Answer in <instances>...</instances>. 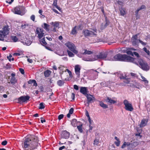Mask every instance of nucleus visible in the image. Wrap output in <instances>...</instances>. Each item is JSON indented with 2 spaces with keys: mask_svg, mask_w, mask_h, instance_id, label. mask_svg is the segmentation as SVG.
<instances>
[{
  "mask_svg": "<svg viewBox=\"0 0 150 150\" xmlns=\"http://www.w3.org/2000/svg\"><path fill=\"white\" fill-rule=\"evenodd\" d=\"M73 111H74V109H73V108H71L70 109L69 113L72 114L73 113Z\"/></svg>",
  "mask_w": 150,
  "mask_h": 150,
  "instance_id": "obj_58",
  "label": "nucleus"
},
{
  "mask_svg": "<svg viewBox=\"0 0 150 150\" xmlns=\"http://www.w3.org/2000/svg\"><path fill=\"white\" fill-rule=\"evenodd\" d=\"M84 50V52L83 53V54H90L93 53V52L91 51H90L85 49Z\"/></svg>",
  "mask_w": 150,
  "mask_h": 150,
  "instance_id": "obj_29",
  "label": "nucleus"
},
{
  "mask_svg": "<svg viewBox=\"0 0 150 150\" xmlns=\"http://www.w3.org/2000/svg\"><path fill=\"white\" fill-rule=\"evenodd\" d=\"M134 60L132 62L138 65L143 70L147 71L149 69L150 67L148 64L142 59L134 58Z\"/></svg>",
  "mask_w": 150,
  "mask_h": 150,
  "instance_id": "obj_3",
  "label": "nucleus"
},
{
  "mask_svg": "<svg viewBox=\"0 0 150 150\" xmlns=\"http://www.w3.org/2000/svg\"><path fill=\"white\" fill-rule=\"evenodd\" d=\"M51 73V71L50 70H47L44 72V74L45 77H49Z\"/></svg>",
  "mask_w": 150,
  "mask_h": 150,
  "instance_id": "obj_25",
  "label": "nucleus"
},
{
  "mask_svg": "<svg viewBox=\"0 0 150 150\" xmlns=\"http://www.w3.org/2000/svg\"><path fill=\"white\" fill-rule=\"evenodd\" d=\"M30 97L28 96H21L18 98V103H22L23 102H27L29 100Z\"/></svg>",
  "mask_w": 150,
  "mask_h": 150,
  "instance_id": "obj_11",
  "label": "nucleus"
},
{
  "mask_svg": "<svg viewBox=\"0 0 150 150\" xmlns=\"http://www.w3.org/2000/svg\"><path fill=\"white\" fill-rule=\"evenodd\" d=\"M65 72L67 71L69 74V76L70 78H72L73 77V74L68 69H67L65 71Z\"/></svg>",
  "mask_w": 150,
  "mask_h": 150,
  "instance_id": "obj_41",
  "label": "nucleus"
},
{
  "mask_svg": "<svg viewBox=\"0 0 150 150\" xmlns=\"http://www.w3.org/2000/svg\"><path fill=\"white\" fill-rule=\"evenodd\" d=\"M57 83L59 86H61L64 84V82L63 80H59L57 81Z\"/></svg>",
  "mask_w": 150,
  "mask_h": 150,
  "instance_id": "obj_33",
  "label": "nucleus"
},
{
  "mask_svg": "<svg viewBox=\"0 0 150 150\" xmlns=\"http://www.w3.org/2000/svg\"><path fill=\"white\" fill-rule=\"evenodd\" d=\"M80 91L82 94L85 96L87 94V88L85 87H81L80 90Z\"/></svg>",
  "mask_w": 150,
  "mask_h": 150,
  "instance_id": "obj_15",
  "label": "nucleus"
},
{
  "mask_svg": "<svg viewBox=\"0 0 150 150\" xmlns=\"http://www.w3.org/2000/svg\"><path fill=\"white\" fill-rule=\"evenodd\" d=\"M131 144L129 142H124L123 143V145L122 146L121 148L123 149L126 146H129Z\"/></svg>",
  "mask_w": 150,
  "mask_h": 150,
  "instance_id": "obj_36",
  "label": "nucleus"
},
{
  "mask_svg": "<svg viewBox=\"0 0 150 150\" xmlns=\"http://www.w3.org/2000/svg\"><path fill=\"white\" fill-rule=\"evenodd\" d=\"M120 140L117 141L115 142V145L117 146H119L120 144Z\"/></svg>",
  "mask_w": 150,
  "mask_h": 150,
  "instance_id": "obj_50",
  "label": "nucleus"
},
{
  "mask_svg": "<svg viewBox=\"0 0 150 150\" xmlns=\"http://www.w3.org/2000/svg\"><path fill=\"white\" fill-rule=\"evenodd\" d=\"M11 75L12 77L11 79L10 82L12 84H15L17 82V80L16 79V78L15 77V74L14 73H12L11 74Z\"/></svg>",
  "mask_w": 150,
  "mask_h": 150,
  "instance_id": "obj_14",
  "label": "nucleus"
},
{
  "mask_svg": "<svg viewBox=\"0 0 150 150\" xmlns=\"http://www.w3.org/2000/svg\"><path fill=\"white\" fill-rule=\"evenodd\" d=\"M65 45L69 49L75 54L78 53V51L76 47L73 43L68 42L65 44Z\"/></svg>",
  "mask_w": 150,
  "mask_h": 150,
  "instance_id": "obj_7",
  "label": "nucleus"
},
{
  "mask_svg": "<svg viewBox=\"0 0 150 150\" xmlns=\"http://www.w3.org/2000/svg\"><path fill=\"white\" fill-rule=\"evenodd\" d=\"M41 44L44 46H45L46 48L47 49V47L46 46V45L47 44V43L45 42V38H44L42 39H41L40 41Z\"/></svg>",
  "mask_w": 150,
  "mask_h": 150,
  "instance_id": "obj_27",
  "label": "nucleus"
},
{
  "mask_svg": "<svg viewBox=\"0 0 150 150\" xmlns=\"http://www.w3.org/2000/svg\"><path fill=\"white\" fill-rule=\"evenodd\" d=\"M35 16L34 15H32L30 17V19L33 21H34L35 20Z\"/></svg>",
  "mask_w": 150,
  "mask_h": 150,
  "instance_id": "obj_54",
  "label": "nucleus"
},
{
  "mask_svg": "<svg viewBox=\"0 0 150 150\" xmlns=\"http://www.w3.org/2000/svg\"><path fill=\"white\" fill-rule=\"evenodd\" d=\"M148 121V120H146L145 119H143L141 121L140 126L141 127H143L145 126L146 125Z\"/></svg>",
  "mask_w": 150,
  "mask_h": 150,
  "instance_id": "obj_21",
  "label": "nucleus"
},
{
  "mask_svg": "<svg viewBox=\"0 0 150 150\" xmlns=\"http://www.w3.org/2000/svg\"><path fill=\"white\" fill-rule=\"evenodd\" d=\"M44 31L43 29L40 28H37L35 31V34L37 37L40 39L44 36Z\"/></svg>",
  "mask_w": 150,
  "mask_h": 150,
  "instance_id": "obj_8",
  "label": "nucleus"
},
{
  "mask_svg": "<svg viewBox=\"0 0 150 150\" xmlns=\"http://www.w3.org/2000/svg\"><path fill=\"white\" fill-rule=\"evenodd\" d=\"M7 144V141H4L1 142V144L3 146L6 145Z\"/></svg>",
  "mask_w": 150,
  "mask_h": 150,
  "instance_id": "obj_57",
  "label": "nucleus"
},
{
  "mask_svg": "<svg viewBox=\"0 0 150 150\" xmlns=\"http://www.w3.org/2000/svg\"><path fill=\"white\" fill-rule=\"evenodd\" d=\"M98 76V74H96V75L95 76L93 77V78H92L91 79L92 80H94L95 79H96Z\"/></svg>",
  "mask_w": 150,
  "mask_h": 150,
  "instance_id": "obj_61",
  "label": "nucleus"
},
{
  "mask_svg": "<svg viewBox=\"0 0 150 150\" xmlns=\"http://www.w3.org/2000/svg\"><path fill=\"white\" fill-rule=\"evenodd\" d=\"M44 26L43 27L44 29L46 30L47 31H49V27L50 25L47 23H44Z\"/></svg>",
  "mask_w": 150,
  "mask_h": 150,
  "instance_id": "obj_31",
  "label": "nucleus"
},
{
  "mask_svg": "<svg viewBox=\"0 0 150 150\" xmlns=\"http://www.w3.org/2000/svg\"><path fill=\"white\" fill-rule=\"evenodd\" d=\"M9 28H8V26L6 25L3 28L2 32L6 36L9 33Z\"/></svg>",
  "mask_w": 150,
  "mask_h": 150,
  "instance_id": "obj_13",
  "label": "nucleus"
},
{
  "mask_svg": "<svg viewBox=\"0 0 150 150\" xmlns=\"http://www.w3.org/2000/svg\"><path fill=\"white\" fill-rule=\"evenodd\" d=\"M38 139L37 137L28 135L25 138L22 143V147L24 150H33L38 146Z\"/></svg>",
  "mask_w": 150,
  "mask_h": 150,
  "instance_id": "obj_1",
  "label": "nucleus"
},
{
  "mask_svg": "<svg viewBox=\"0 0 150 150\" xmlns=\"http://www.w3.org/2000/svg\"><path fill=\"white\" fill-rule=\"evenodd\" d=\"M70 136V133L66 130L63 131L61 134L62 137L64 139H68Z\"/></svg>",
  "mask_w": 150,
  "mask_h": 150,
  "instance_id": "obj_12",
  "label": "nucleus"
},
{
  "mask_svg": "<svg viewBox=\"0 0 150 150\" xmlns=\"http://www.w3.org/2000/svg\"><path fill=\"white\" fill-rule=\"evenodd\" d=\"M19 70L20 71V72L22 74H24V73H25L24 71V70L23 69L20 68L19 69Z\"/></svg>",
  "mask_w": 150,
  "mask_h": 150,
  "instance_id": "obj_51",
  "label": "nucleus"
},
{
  "mask_svg": "<svg viewBox=\"0 0 150 150\" xmlns=\"http://www.w3.org/2000/svg\"><path fill=\"white\" fill-rule=\"evenodd\" d=\"M34 80H30L29 81H28V84H32L33 83V81Z\"/></svg>",
  "mask_w": 150,
  "mask_h": 150,
  "instance_id": "obj_60",
  "label": "nucleus"
},
{
  "mask_svg": "<svg viewBox=\"0 0 150 150\" xmlns=\"http://www.w3.org/2000/svg\"><path fill=\"white\" fill-rule=\"evenodd\" d=\"M10 38L13 42H16L19 41V39L16 36L11 35Z\"/></svg>",
  "mask_w": 150,
  "mask_h": 150,
  "instance_id": "obj_24",
  "label": "nucleus"
},
{
  "mask_svg": "<svg viewBox=\"0 0 150 150\" xmlns=\"http://www.w3.org/2000/svg\"><path fill=\"white\" fill-rule=\"evenodd\" d=\"M130 74L131 76L133 77L137 78L138 76L136 74H135V73L131 72L130 73Z\"/></svg>",
  "mask_w": 150,
  "mask_h": 150,
  "instance_id": "obj_47",
  "label": "nucleus"
},
{
  "mask_svg": "<svg viewBox=\"0 0 150 150\" xmlns=\"http://www.w3.org/2000/svg\"><path fill=\"white\" fill-rule=\"evenodd\" d=\"M88 120L89 123V125H92L93 123V121L91 120L90 118H88Z\"/></svg>",
  "mask_w": 150,
  "mask_h": 150,
  "instance_id": "obj_53",
  "label": "nucleus"
},
{
  "mask_svg": "<svg viewBox=\"0 0 150 150\" xmlns=\"http://www.w3.org/2000/svg\"><path fill=\"white\" fill-rule=\"evenodd\" d=\"M23 54V52L21 51H19V53L16 52L13 54V55L14 56H20Z\"/></svg>",
  "mask_w": 150,
  "mask_h": 150,
  "instance_id": "obj_40",
  "label": "nucleus"
},
{
  "mask_svg": "<svg viewBox=\"0 0 150 150\" xmlns=\"http://www.w3.org/2000/svg\"><path fill=\"white\" fill-rule=\"evenodd\" d=\"M76 26H75L72 29L71 33L72 35H75L77 33V31L76 30Z\"/></svg>",
  "mask_w": 150,
  "mask_h": 150,
  "instance_id": "obj_42",
  "label": "nucleus"
},
{
  "mask_svg": "<svg viewBox=\"0 0 150 150\" xmlns=\"http://www.w3.org/2000/svg\"><path fill=\"white\" fill-rule=\"evenodd\" d=\"M141 77L143 81H144L145 82L146 81L147 82V81L146 80V79L143 76H142V75L141 76Z\"/></svg>",
  "mask_w": 150,
  "mask_h": 150,
  "instance_id": "obj_62",
  "label": "nucleus"
},
{
  "mask_svg": "<svg viewBox=\"0 0 150 150\" xmlns=\"http://www.w3.org/2000/svg\"><path fill=\"white\" fill-rule=\"evenodd\" d=\"M139 42L140 43H141V44L142 45H146V44H147V43L146 42H144L143 41H142V40H140L139 39Z\"/></svg>",
  "mask_w": 150,
  "mask_h": 150,
  "instance_id": "obj_49",
  "label": "nucleus"
},
{
  "mask_svg": "<svg viewBox=\"0 0 150 150\" xmlns=\"http://www.w3.org/2000/svg\"><path fill=\"white\" fill-rule=\"evenodd\" d=\"M28 25L27 24H25L24 25H22L21 26V28L23 29H25L26 28V26H28Z\"/></svg>",
  "mask_w": 150,
  "mask_h": 150,
  "instance_id": "obj_56",
  "label": "nucleus"
},
{
  "mask_svg": "<svg viewBox=\"0 0 150 150\" xmlns=\"http://www.w3.org/2000/svg\"><path fill=\"white\" fill-rule=\"evenodd\" d=\"M100 105L102 107L104 108L105 109L108 108V106L104 104L102 102H100Z\"/></svg>",
  "mask_w": 150,
  "mask_h": 150,
  "instance_id": "obj_39",
  "label": "nucleus"
},
{
  "mask_svg": "<svg viewBox=\"0 0 150 150\" xmlns=\"http://www.w3.org/2000/svg\"><path fill=\"white\" fill-rule=\"evenodd\" d=\"M130 81V79L127 78V79H125L124 81V83L123 84H122V86H125L126 85L128 84Z\"/></svg>",
  "mask_w": 150,
  "mask_h": 150,
  "instance_id": "obj_30",
  "label": "nucleus"
},
{
  "mask_svg": "<svg viewBox=\"0 0 150 150\" xmlns=\"http://www.w3.org/2000/svg\"><path fill=\"white\" fill-rule=\"evenodd\" d=\"M33 85L35 86H37V83L36 81L35 80H34L33 83Z\"/></svg>",
  "mask_w": 150,
  "mask_h": 150,
  "instance_id": "obj_63",
  "label": "nucleus"
},
{
  "mask_svg": "<svg viewBox=\"0 0 150 150\" xmlns=\"http://www.w3.org/2000/svg\"><path fill=\"white\" fill-rule=\"evenodd\" d=\"M57 0H54L53 1V5L58 9L59 10H60V8L57 5Z\"/></svg>",
  "mask_w": 150,
  "mask_h": 150,
  "instance_id": "obj_37",
  "label": "nucleus"
},
{
  "mask_svg": "<svg viewBox=\"0 0 150 150\" xmlns=\"http://www.w3.org/2000/svg\"><path fill=\"white\" fill-rule=\"evenodd\" d=\"M13 11L15 14L23 16L25 13V8L22 6H18L14 8Z\"/></svg>",
  "mask_w": 150,
  "mask_h": 150,
  "instance_id": "obj_6",
  "label": "nucleus"
},
{
  "mask_svg": "<svg viewBox=\"0 0 150 150\" xmlns=\"http://www.w3.org/2000/svg\"><path fill=\"white\" fill-rule=\"evenodd\" d=\"M128 48H122L120 50V52L122 53H127Z\"/></svg>",
  "mask_w": 150,
  "mask_h": 150,
  "instance_id": "obj_44",
  "label": "nucleus"
},
{
  "mask_svg": "<svg viewBox=\"0 0 150 150\" xmlns=\"http://www.w3.org/2000/svg\"><path fill=\"white\" fill-rule=\"evenodd\" d=\"M146 8V6L144 5H142L139 8H138L137 10L135 11V15L136 16V17L137 18V19H138L139 18L138 17V13L139 11L140 10L143 9H145Z\"/></svg>",
  "mask_w": 150,
  "mask_h": 150,
  "instance_id": "obj_16",
  "label": "nucleus"
},
{
  "mask_svg": "<svg viewBox=\"0 0 150 150\" xmlns=\"http://www.w3.org/2000/svg\"><path fill=\"white\" fill-rule=\"evenodd\" d=\"M143 50L148 55H150V51L149 50H148L146 47H144L143 49Z\"/></svg>",
  "mask_w": 150,
  "mask_h": 150,
  "instance_id": "obj_45",
  "label": "nucleus"
},
{
  "mask_svg": "<svg viewBox=\"0 0 150 150\" xmlns=\"http://www.w3.org/2000/svg\"><path fill=\"white\" fill-rule=\"evenodd\" d=\"M133 54V55L134 54L135 56H136L137 57H139V54L138 53L136 52H134Z\"/></svg>",
  "mask_w": 150,
  "mask_h": 150,
  "instance_id": "obj_55",
  "label": "nucleus"
},
{
  "mask_svg": "<svg viewBox=\"0 0 150 150\" xmlns=\"http://www.w3.org/2000/svg\"><path fill=\"white\" fill-rule=\"evenodd\" d=\"M45 108V104L44 103H40L39 106V109H42Z\"/></svg>",
  "mask_w": 150,
  "mask_h": 150,
  "instance_id": "obj_43",
  "label": "nucleus"
},
{
  "mask_svg": "<svg viewBox=\"0 0 150 150\" xmlns=\"http://www.w3.org/2000/svg\"><path fill=\"white\" fill-rule=\"evenodd\" d=\"M59 22H52L50 23V24L54 27L57 28L59 26Z\"/></svg>",
  "mask_w": 150,
  "mask_h": 150,
  "instance_id": "obj_26",
  "label": "nucleus"
},
{
  "mask_svg": "<svg viewBox=\"0 0 150 150\" xmlns=\"http://www.w3.org/2000/svg\"><path fill=\"white\" fill-rule=\"evenodd\" d=\"M137 142H134L131 144L130 145L132 146V147H136L137 145Z\"/></svg>",
  "mask_w": 150,
  "mask_h": 150,
  "instance_id": "obj_48",
  "label": "nucleus"
},
{
  "mask_svg": "<svg viewBox=\"0 0 150 150\" xmlns=\"http://www.w3.org/2000/svg\"><path fill=\"white\" fill-rule=\"evenodd\" d=\"M136 50L133 48H128L127 53V54L133 56V51L135 50Z\"/></svg>",
  "mask_w": 150,
  "mask_h": 150,
  "instance_id": "obj_20",
  "label": "nucleus"
},
{
  "mask_svg": "<svg viewBox=\"0 0 150 150\" xmlns=\"http://www.w3.org/2000/svg\"><path fill=\"white\" fill-rule=\"evenodd\" d=\"M64 117V115L63 114H61L59 115L58 117V119L59 120H60L62 119Z\"/></svg>",
  "mask_w": 150,
  "mask_h": 150,
  "instance_id": "obj_52",
  "label": "nucleus"
},
{
  "mask_svg": "<svg viewBox=\"0 0 150 150\" xmlns=\"http://www.w3.org/2000/svg\"><path fill=\"white\" fill-rule=\"evenodd\" d=\"M123 103L125 105V108L126 110L129 111H132L133 110L134 108L132 104L129 103L127 100H125Z\"/></svg>",
  "mask_w": 150,
  "mask_h": 150,
  "instance_id": "obj_9",
  "label": "nucleus"
},
{
  "mask_svg": "<svg viewBox=\"0 0 150 150\" xmlns=\"http://www.w3.org/2000/svg\"><path fill=\"white\" fill-rule=\"evenodd\" d=\"M86 116L88 118H90V117L89 116L88 112L87 111H86Z\"/></svg>",
  "mask_w": 150,
  "mask_h": 150,
  "instance_id": "obj_64",
  "label": "nucleus"
},
{
  "mask_svg": "<svg viewBox=\"0 0 150 150\" xmlns=\"http://www.w3.org/2000/svg\"><path fill=\"white\" fill-rule=\"evenodd\" d=\"M77 127L79 131L81 133H82L83 132V124L82 123L80 122V123L78 125Z\"/></svg>",
  "mask_w": 150,
  "mask_h": 150,
  "instance_id": "obj_23",
  "label": "nucleus"
},
{
  "mask_svg": "<svg viewBox=\"0 0 150 150\" xmlns=\"http://www.w3.org/2000/svg\"><path fill=\"white\" fill-rule=\"evenodd\" d=\"M132 43L133 45H136V40H137V35H135L133 36L132 38Z\"/></svg>",
  "mask_w": 150,
  "mask_h": 150,
  "instance_id": "obj_22",
  "label": "nucleus"
},
{
  "mask_svg": "<svg viewBox=\"0 0 150 150\" xmlns=\"http://www.w3.org/2000/svg\"><path fill=\"white\" fill-rule=\"evenodd\" d=\"M113 99L114 100L112 99L109 97H107L106 101L107 102L111 104H114L116 102L117 100L115 98H114Z\"/></svg>",
  "mask_w": 150,
  "mask_h": 150,
  "instance_id": "obj_18",
  "label": "nucleus"
},
{
  "mask_svg": "<svg viewBox=\"0 0 150 150\" xmlns=\"http://www.w3.org/2000/svg\"><path fill=\"white\" fill-rule=\"evenodd\" d=\"M85 96L87 98V103H88L91 102L94 98L92 95H91L89 94H87Z\"/></svg>",
  "mask_w": 150,
  "mask_h": 150,
  "instance_id": "obj_17",
  "label": "nucleus"
},
{
  "mask_svg": "<svg viewBox=\"0 0 150 150\" xmlns=\"http://www.w3.org/2000/svg\"><path fill=\"white\" fill-rule=\"evenodd\" d=\"M107 55L106 53L104 52H100L98 54L92 56V57L88 59L86 61H93L98 60H104L107 57Z\"/></svg>",
  "mask_w": 150,
  "mask_h": 150,
  "instance_id": "obj_4",
  "label": "nucleus"
},
{
  "mask_svg": "<svg viewBox=\"0 0 150 150\" xmlns=\"http://www.w3.org/2000/svg\"><path fill=\"white\" fill-rule=\"evenodd\" d=\"M80 123V122H77V120L75 119H73L71 122L72 126L75 127H76Z\"/></svg>",
  "mask_w": 150,
  "mask_h": 150,
  "instance_id": "obj_19",
  "label": "nucleus"
},
{
  "mask_svg": "<svg viewBox=\"0 0 150 150\" xmlns=\"http://www.w3.org/2000/svg\"><path fill=\"white\" fill-rule=\"evenodd\" d=\"M74 88L76 90H79V87L78 86L76 85H74Z\"/></svg>",
  "mask_w": 150,
  "mask_h": 150,
  "instance_id": "obj_59",
  "label": "nucleus"
},
{
  "mask_svg": "<svg viewBox=\"0 0 150 150\" xmlns=\"http://www.w3.org/2000/svg\"><path fill=\"white\" fill-rule=\"evenodd\" d=\"M99 140L96 139L94 141L93 145H94L98 146V144L99 143Z\"/></svg>",
  "mask_w": 150,
  "mask_h": 150,
  "instance_id": "obj_46",
  "label": "nucleus"
},
{
  "mask_svg": "<svg viewBox=\"0 0 150 150\" xmlns=\"http://www.w3.org/2000/svg\"><path fill=\"white\" fill-rule=\"evenodd\" d=\"M67 52L69 57H74V54L71 52L69 50H67Z\"/></svg>",
  "mask_w": 150,
  "mask_h": 150,
  "instance_id": "obj_35",
  "label": "nucleus"
},
{
  "mask_svg": "<svg viewBox=\"0 0 150 150\" xmlns=\"http://www.w3.org/2000/svg\"><path fill=\"white\" fill-rule=\"evenodd\" d=\"M92 30H85L83 31V33L85 37H93L97 35V29L96 28L91 29Z\"/></svg>",
  "mask_w": 150,
  "mask_h": 150,
  "instance_id": "obj_5",
  "label": "nucleus"
},
{
  "mask_svg": "<svg viewBox=\"0 0 150 150\" xmlns=\"http://www.w3.org/2000/svg\"><path fill=\"white\" fill-rule=\"evenodd\" d=\"M125 10H126L124 8H122L120 9V13L121 16H124L126 14Z\"/></svg>",
  "mask_w": 150,
  "mask_h": 150,
  "instance_id": "obj_28",
  "label": "nucleus"
},
{
  "mask_svg": "<svg viewBox=\"0 0 150 150\" xmlns=\"http://www.w3.org/2000/svg\"><path fill=\"white\" fill-rule=\"evenodd\" d=\"M74 70L75 74L78 78L80 77V71L81 67L78 64L74 66Z\"/></svg>",
  "mask_w": 150,
  "mask_h": 150,
  "instance_id": "obj_10",
  "label": "nucleus"
},
{
  "mask_svg": "<svg viewBox=\"0 0 150 150\" xmlns=\"http://www.w3.org/2000/svg\"><path fill=\"white\" fill-rule=\"evenodd\" d=\"M113 60L132 62H133L134 59V58L128 56L126 54L122 55L120 54H118L114 57Z\"/></svg>",
  "mask_w": 150,
  "mask_h": 150,
  "instance_id": "obj_2",
  "label": "nucleus"
},
{
  "mask_svg": "<svg viewBox=\"0 0 150 150\" xmlns=\"http://www.w3.org/2000/svg\"><path fill=\"white\" fill-rule=\"evenodd\" d=\"M132 87L135 88H137L139 89L140 87L139 85V84L138 83L135 82L134 84L131 86Z\"/></svg>",
  "mask_w": 150,
  "mask_h": 150,
  "instance_id": "obj_32",
  "label": "nucleus"
},
{
  "mask_svg": "<svg viewBox=\"0 0 150 150\" xmlns=\"http://www.w3.org/2000/svg\"><path fill=\"white\" fill-rule=\"evenodd\" d=\"M5 35L2 32V30L0 31V40H3Z\"/></svg>",
  "mask_w": 150,
  "mask_h": 150,
  "instance_id": "obj_34",
  "label": "nucleus"
},
{
  "mask_svg": "<svg viewBox=\"0 0 150 150\" xmlns=\"http://www.w3.org/2000/svg\"><path fill=\"white\" fill-rule=\"evenodd\" d=\"M22 42L23 43L24 45H30L31 43V42L30 41L27 40L26 41H25V42L22 41Z\"/></svg>",
  "mask_w": 150,
  "mask_h": 150,
  "instance_id": "obj_38",
  "label": "nucleus"
}]
</instances>
